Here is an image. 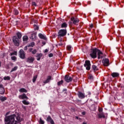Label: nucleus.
Returning <instances> with one entry per match:
<instances>
[{
	"mask_svg": "<svg viewBox=\"0 0 124 124\" xmlns=\"http://www.w3.org/2000/svg\"><path fill=\"white\" fill-rule=\"evenodd\" d=\"M99 49L94 48H92L90 51V56L93 59H95L96 57L97 56V53H98V51Z\"/></svg>",
	"mask_w": 124,
	"mask_h": 124,
	"instance_id": "1",
	"label": "nucleus"
},
{
	"mask_svg": "<svg viewBox=\"0 0 124 124\" xmlns=\"http://www.w3.org/2000/svg\"><path fill=\"white\" fill-rule=\"evenodd\" d=\"M66 33H67V30L66 29H61L59 31L58 33V37L60 38V37H63L66 35Z\"/></svg>",
	"mask_w": 124,
	"mask_h": 124,
	"instance_id": "2",
	"label": "nucleus"
},
{
	"mask_svg": "<svg viewBox=\"0 0 124 124\" xmlns=\"http://www.w3.org/2000/svg\"><path fill=\"white\" fill-rule=\"evenodd\" d=\"M19 39L17 37V36H14L13 37V41L15 46H19V45L20 44V41Z\"/></svg>",
	"mask_w": 124,
	"mask_h": 124,
	"instance_id": "3",
	"label": "nucleus"
},
{
	"mask_svg": "<svg viewBox=\"0 0 124 124\" xmlns=\"http://www.w3.org/2000/svg\"><path fill=\"white\" fill-rule=\"evenodd\" d=\"M71 21H72V24L75 25V26H78L79 25V19L78 18H75L73 16L71 18Z\"/></svg>",
	"mask_w": 124,
	"mask_h": 124,
	"instance_id": "4",
	"label": "nucleus"
},
{
	"mask_svg": "<svg viewBox=\"0 0 124 124\" xmlns=\"http://www.w3.org/2000/svg\"><path fill=\"white\" fill-rule=\"evenodd\" d=\"M19 57L22 60H25L26 59V54L23 49H20L19 52Z\"/></svg>",
	"mask_w": 124,
	"mask_h": 124,
	"instance_id": "5",
	"label": "nucleus"
},
{
	"mask_svg": "<svg viewBox=\"0 0 124 124\" xmlns=\"http://www.w3.org/2000/svg\"><path fill=\"white\" fill-rule=\"evenodd\" d=\"M84 66L86 67L87 70H90L91 69V62L89 61H86Z\"/></svg>",
	"mask_w": 124,
	"mask_h": 124,
	"instance_id": "6",
	"label": "nucleus"
},
{
	"mask_svg": "<svg viewBox=\"0 0 124 124\" xmlns=\"http://www.w3.org/2000/svg\"><path fill=\"white\" fill-rule=\"evenodd\" d=\"M34 62V58L31 56H30L26 59V62L28 63H32Z\"/></svg>",
	"mask_w": 124,
	"mask_h": 124,
	"instance_id": "7",
	"label": "nucleus"
},
{
	"mask_svg": "<svg viewBox=\"0 0 124 124\" xmlns=\"http://www.w3.org/2000/svg\"><path fill=\"white\" fill-rule=\"evenodd\" d=\"M98 59H103V58H104V57H105V54H103V53H102L101 52V51H100V50L99 49L98 51Z\"/></svg>",
	"mask_w": 124,
	"mask_h": 124,
	"instance_id": "8",
	"label": "nucleus"
},
{
	"mask_svg": "<svg viewBox=\"0 0 124 124\" xmlns=\"http://www.w3.org/2000/svg\"><path fill=\"white\" fill-rule=\"evenodd\" d=\"M102 63H103L105 66H109V59L106 58L102 60Z\"/></svg>",
	"mask_w": 124,
	"mask_h": 124,
	"instance_id": "9",
	"label": "nucleus"
},
{
	"mask_svg": "<svg viewBox=\"0 0 124 124\" xmlns=\"http://www.w3.org/2000/svg\"><path fill=\"white\" fill-rule=\"evenodd\" d=\"M64 80L67 83H69L72 81V78L69 76L66 75L64 77Z\"/></svg>",
	"mask_w": 124,
	"mask_h": 124,
	"instance_id": "10",
	"label": "nucleus"
},
{
	"mask_svg": "<svg viewBox=\"0 0 124 124\" xmlns=\"http://www.w3.org/2000/svg\"><path fill=\"white\" fill-rule=\"evenodd\" d=\"M38 36L41 39H44V40H47V37H46V36L43 35L41 33L38 34Z\"/></svg>",
	"mask_w": 124,
	"mask_h": 124,
	"instance_id": "11",
	"label": "nucleus"
},
{
	"mask_svg": "<svg viewBox=\"0 0 124 124\" xmlns=\"http://www.w3.org/2000/svg\"><path fill=\"white\" fill-rule=\"evenodd\" d=\"M19 99H29V98L28 96H27V95L26 94L23 93L22 95H20L18 96Z\"/></svg>",
	"mask_w": 124,
	"mask_h": 124,
	"instance_id": "12",
	"label": "nucleus"
},
{
	"mask_svg": "<svg viewBox=\"0 0 124 124\" xmlns=\"http://www.w3.org/2000/svg\"><path fill=\"white\" fill-rule=\"evenodd\" d=\"M46 121L49 122V123H50L51 124H55V123L54 122V120H53V119H52V118H51V116H48L47 117Z\"/></svg>",
	"mask_w": 124,
	"mask_h": 124,
	"instance_id": "13",
	"label": "nucleus"
},
{
	"mask_svg": "<svg viewBox=\"0 0 124 124\" xmlns=\"http://www.w3.org/2000/svg\"><path fill=\"white\" fill-rule=\"evenodd\" d=\"M78 95L79 98H81V99L85 98V93H82V92H78Z\"/></svg>",
	"mask_w": 124,
	"mask_h": 124,
	"instance_id": "14",
	"label": "nucleus"
},
{
	"mask_svg": "<svg viewBox=\"0 0 124 124\" xmlns=\"http://www.w3.org/2000/svg\"><path fill=\"white\" fill-rule=\"evenodd\" d=\"M35 37H36V32H34L31 34L30 39H31L32 41H34V40H35Z\"/></svg>",
	"mask_w": 124,
	"mask_h": 124,
	"instance_id": "15",
	"label": "nucleus"
},
{
	"mask_svg": "<svg viewBox=\"0 0 124 124\" xmlns=\"http://www.w3.org/2000/svg\"><path fill=\"white\" fill-rule=\"evenodd\" d=\"M51 80H52V77L51 76H49L47 77L46 79L44 81V83L45 84H47V83H49Z\"/></svg>",
	"mask_w": 124,
	"mask_h": 124,
	"instance_id": "16",
	"label": "nucleus"
},
{
	"mask_svg": "<svg viewBox=\"0 0 124 124\" xmlns=\"http://www.w3.org/2000/svg\"><path fill=\"white\" fill-rule=\"evenodd\" d=\"M120 74L118 73L113 72L111 73V76L113 78H116V77H119Z\"/></svg>",
	"mask_w": 124,
	"mask_h": 124,
	"instance_id": "17",
	"label": "nucleus"
},
{
	"mask_svg": "<svg viewBox=\"0 0 124 124\" xmlns=\"http://www.w3.org/2000/svg\"><path fill=\"white\" fill-rule=\"evenodd\" d=\"M42 56H43L42 53L37 54V55L36 56L37 58V61H40V59L42 58Z\"/></svg>",
	"mask_w": 124,
	"mask_h": 124,
	"instance_id": "18",
	"label": "nucleus"
},
{
	"mask_svg": "<svg viewBox=\"0 0 124 124\" xmlns=\"http://www.w3.org/2000/svg\"><path fill=\"white\" fill-rule=\"evenodd\" d=\"M68 25L67 24H66V23L65 22H63V23H62L61 24V28L62 29H66V28L67 27Z\"/></svg>",
	"mask_w": 124,
	"mask_h": 124,
	"instance_id": "19",
	"label": "nucleus"
},
{
	"mask_svg": "<svg viewBox=\"0 0 124 124\" xmlns=\"http://www.w3.org/2000/svg\"><path fill=\"white\" fill-rule=\"evenodd\" d=\"M98 116L100 118H105V115H104V113H103V112H99L98 113Z\"/></svg>",
	"mask_w": 124,
	"mask_h": 124,
	"instance_id": "20",
	"label": "nucleus"
},
{
	"mask_svg": "<svg viewBox=\"0 0 124 124\" xmlns=\"http://www.w3.org/2000/svg\"><path fill=\"white\" fill-rule=\"evenodd\" d=\"M16 34L18 39H21V38H22V33L20 32H16Z\"/></svg>",
	"mask_w": 124,
	"mask_h": 124,
	"instance_id": "21",
	"label": "nucleus"
},
{
	"mask_svg": "<svg viewBox=\"0 0 124 124\" xmlns=\"http://www.w3.org/2000/svg\"><path fill=\"white\" fill-rule=\"evenodd\" d=\"M29 39V37L27 35H25L23 37V42H27Z\"/></svg>",
	"mask_w": 124,
	"mask_h": 124,
	"instance_id": "22",
	"label": "nucleus"
},
{
	"mask_svg": "<svg viewBox=\"0 0 124 124\" xmlns=\"http://www.w3.org/2000/svg\"><path fill=\"white\" fill-rule=\"evenodd\" d=\"M92 68L93 69V71L95 72V71H97L98 70V68H97V66L95 65H92Z\"/></svg>",
	"mask_w": 124,
	"mask_h": 124,
	"instance_id": "23",
	"label": "nucleus"
},
{
	"mask_svg": "<svg viewBox=\"0 0 124 124\" xmlns=\"http://www.w3.org/2000/svg\"><path fill=\"white\" fill-rule=\"evenodd\" d=\"M13 14L14 15L17 16L19 14V11H18L16 9H14L13 11Z\"/></svg>",
	"mask_w": 124,
	"mask_h": 124,
	"instance_id": "24",
	"label": "nucleus"
},
{
	"mask_svg": "<svg viewBox=\"0 0 124 124\" xmlns=\"http://www.w3.org/2000/svg\"><path fill=\"white\" fill-rule=\"evenodd\" d=\"M30 52H31L32 54H33V55H34V54H36V49H34L32 50V48H31L29 49Z\"/></svg>",
	"mask_w": 124,
	"mask_h": 124,
	"instance_id": "25",
	"label": "nucleus"
},
{
	"mask_svg": "<svg viewBox=\"0 0 124 124\" xmlns=\"http://www.w3.org/2000/svg\"><path fill=\"white\" fill-rule=\"evenodd\" d=\"M7 98L6 97L4 96H0V100L2 102H3V101H5Z\"/></svg>",
	"mask_w": 124,
	"mask_h": 124,
	"instance_id": "26",
	"label": "nucleus"
},
{
	"mask_svg": "<svg viewBox=\"0 0 124 124\" xmlns=\"http://www.w3.org/2000/svg\"><path fill=\"white\" fill-rule=\"evenodd\" d=\"M95 109H96V106L94 104L92 105L91 107V110L92 111H95Z\"/></svg>",
	"mask_w": 124,
	"mask_h": 124,
	"instance_id": "27",
	"label": "nucleus"
},
{
	"mask_svg": "<svg viewBox=\"0 0 124 124\" xmlns=\"http://www.w3.org/2000/svg\"><path fill=\"white\" fill-rule=\"evenodd\" d=\"M20 93H28V91L25 88H21L19 90Z\"/></svg>",
	"mask_w": 124,
	"mask_h": 124,
	"instance_id": "28",
	"label": "nucleus"
},
{
	"mask_svg": "<svg viewBox=\"0 0 124 124\" xmlns=\"http://www.w3.org/2000/svg\"><path fill=\"white\" fill-rule=\"evenodd\" d=\"M34 30L35 31H38V30H39V27L37 25H36V24H34Z\"/></svg>",
	"mask_w": 124,
	"mask_h": 124,
	"instance_id": "29",
	"label": "nucleus"
},
{
	"mask_svg": "<svg viewBox=\"0 0 124 124\" xmlns=\"http://www.w3.org/2000/svg\"><path fill=\"white\" fill-rule=\"evenodd\" d=\"M35 45V44L34 43V42H32L29 44L28 47H33Z\"/></svg>",
	"mask_w": 124,
	"mask_h": 124,
	"instance_id": "30",
	"label": "nucleus"
},
{
	"mask_svg": "<svg viewBox=\"0 0 124 124\" xmlns=\"http://www.w3.org/2000/svg\"><path fill=\"white\" fill-rule=\"evenodd\" d=\"M18 69V66H15L14 68H13L11 71V72H13L14 71H16V70Z\"/></svg>",
	"mask_w": 124,
	"mask_h": 124,
	"instance_id": "31",
	"label": "nucleus"
},
{
	"mask_svg": "<svg viewBox=\"0 0 124 124\" xmlns=\"http://www.w3.org/2000/svg\"><path fill=\"white\" fill-rule=\"evenodd\" d=\"M11 60L14 62H16V61H17V57H16V56H12Z\"/></svg>",
	"mask_w": 124,
	"mask_h": 124,
	"instance_id": "32",
	"label": "nucleus"
},
{
	"mask_svg": "<svg viewBox=\"0 0 124 124\" xmlns=\"http://www.w3.org/2000/svg\"><path fill=\"white\" fill-rule=\"evenodd\" d=\"M22 103H23V104L25 105H29V104H30V102L27 101L26 100H23L22 101Z\"/></svg>",
	"mask_w": 124,
	"mask_h": 124,
	"instance_id": "33",
	"label": "nucleus"
},
{
	"mask_svg": "<svg viewBox=\"0 0 124 124\" xmlns=\"http://www.w3.org/2000/svg\"><path fill=\"white\" fill-rule=\"evenodd\" d=\"M36 79H37V76H35L33 77V79H32L33 83L35 82V81H36Z\"/></svg>",
	"mask_w": 124,
	"mask_h": 124,
	"instance_id": "34",
	"label": "nucleus"
},
{
	"mask_svg": "<svg viewBox=\"0 0 124 124\" xmlns=\"http://www.w3.org/2000/svg\"><path fill=\"white\" fill-rule=\"evenodd\" d=\"M3 91H2V89L0 88V94H3L4 93V92H5L4 90V87H3Z\"/></svg>",
	"mask_w": 124,
	"mask_h": 124,
	"instance_id": "35",
	"label": "nucleus"
},
{
	"mask_svg": "<svg viewBox=\"0 0 124 124\" xmlns=\"http://www.w3.org/2000/svg\"><path fill=\"white\" fill-rule=\"evenodd\" d=\"M17 56V51H14L13 53H11L10 56Z\"/></svg>",
	"mask_w": 124,
	"mask_h": 124,
	"instance_id": "36",
	"label": "nucleus"
},
{
	"mask_svg": "<svg viewBox=\"0 0 124 124\" xmlns=\"http://www.w3.org/2000/svg\"><path fill=\"white\" fill-rule=\"evenodd\" d=\"M88 78L89 80H91V81H93V77L92 75H89Z\"/></svg>",
	"mask_w": 124,
	"mask_h": 124,
	"instance_id": "37",
	"label": "nucleus"
},
{
	"mask_svg": "<svg viewBox=\"0 0 124 124\" xmlns=\"http://www.w3.org/2000/svg\"><path fill=\"white\" fill-rule=\"evenodd\" d=\"M39 123L40 124H45L44 121L42 120V119H41V118H40V121H39Z\"/></svg>",
	"mask_w": 124,
	"mask_h": 124,
	"instance_id": "38",
	"label": "nucleus"
},
{
	"mask_svg": "<svg viewBox=\"0 0 124 124\" xmlns=\"http://www.w3.org/2000/svg\"><path fill=\"white\" fill-rule=\"evenodd\" d=\"M32 6H37V5L36 4V2H35V1H32Z\"/></svg>",
	"mask_w": 124,
	"mask_h": 124,
	"instance_id": "39",
	"label": "nucleus"
},
{
	"mask_svg": "<svg viewBox=\"0 0 124 124\" xmlns=\"http://www.w3.org/2000/svg\"><path fill=\"white\" fill-rule=\"evenodd\" d=\"M4 80H10V77H9V76L7 77H5L4 78Z\"/></svg>",
	"mask_w": 124,
	"mask_h": 124,
	"instance_id": "40",
	"label": "nucleus"
},
{
	"mask_svg": "<svg viewBox=\"0 0 124 124\" xmlns=\"http://www.w3.org/2000/svg\"><path fill=\"white\" fill-rule=\"evenodd\" d=\"M62 83H63V80H61L60 81H59L58 82V85L60 86V85H62Z\"/></svg>",
	"mask_w": 124,
	"mask_h": 124,
	"instance_id": "41",
	"label": "nucleus"
},
{
	"mask_svg": "<svg viewBox=\"0 0 124 124\" xmlns=\"http://www.w3.org/2000/svg\"><path fill=\"white\" fill-rule=\"evenodd\" d=\"M0 89H2V92L4 91V90H3V85H2V84H0Z\"/></svg>",
	"mask_w": 124,
	"mask_h": 124,
	"instance_id": "42",
	"label": "nucleus"
},
{
	"mask_svg": "<svg viewBox=\"0 0 124 124\" xmlns=\"http://www.w3.org/2000/svg\"><path fill=\"white\" fill-rule=\"evenodd\" d=\"M53 55L52 53H50L49 55H48V57L49 58H52V57H53Z\"/></svg>",
	"mask_w": 124,
	"mask_h": 124,
	"instance_id": "43",
	"label": "nucleus"
},
{
	"mask_svg": "<svg viewBox=\"0 0 124 124\" xmlns=\"http://www.w3.org/2000/svg\"><path fill=\"white\" fill-rule=\"evenodd\" d=\"M49 50L48 49H46L44 51V53H48Z\"/></svg>",
	"mask_w": 124,
	"mask_h": 124,
	"instance_id": "44",
	"label": "nucleus"
},
{
	"mask_svg": "<svg viewBox=\"0 0 124 124\" xmlns=\"http://www.w3.org/2000/svg\"><path fill=\"white\" fill-rule=\"evenodd\" d=\"M66 49L69 51H70V50H71V47H66Z\"/></svg>",
	"mask_w": 124,
	"mask_h": 124,
	"instance_id": "45",
	"label": "nucleus"
},
{
	"mask_svg": "<svg viewBox=\"0 0 124 124\" xmlns=\"http://www.w3.org/2000/svg\"><path fill=\"white\" fill-rule=\"evenodd\" d=\"M90 27L91 28V29H93V24H91L90 26Z\"/></svg>",
	"mask_w": 124,
	"mask_h": 124,
	"instance_id": "46",
	"label": "nucleus"
},
{
	"mask_svg": "<svg viewBox=\"0 0 124 124\" xmlns=\"http://www.w3.org/2000/svg\"><path fill=\"white\" fill-rule=\"evenodd\" d=\"M42 44H43V45H45V44H46V42L43 41Z\"/></svg>",
	"mask_w": 124,
	"mask_h": 124,
	"instance_id": "47",
	"label": "nucleus"
},
{
	"mask_svg": "<svg viewBox=\"0 0 124 124\" xmlns=\"http://www.w3.org/2000/svg\"><path fill=\"white\" fill-rule=\"evenodd\" d=\"M58 46H62V43L59 44Z\"/></svg>",
	"mask_w": 124,
	"mask_h": 124,
	"instance_id": "48",
	"label": "nucleus"
},
{
	"mask_svg": "<svg viewBox=\"0 0 124 124\" xmlns=\"http://www.w3.org/2000/svg\"><path fill=\"white\" fill-rule=\"evenodd\" d=\"M34 1H35L36 2H38L39 1V0H33Z\"/></svg>",
	"mask_w": 124,
	"mask_h": 124,
	"instance_id": "49",
	"label": "nucleus"
},
{
	"mask_svg": "<svg viewBox=\"0 0 124 124\" xmlns=\"http://www.w3.org/2000/svg\"><path fill=\"white\" fill-rule=\"evenodd\" d=\"M66 91H67L66 89H63V92H66Z\"/></svg>",
	"mask_w": 124,
	"mask_h": 124,
	"instance_id": "50",
	"label": "nucleus"
},
{
	"mask_svg": "<svg viewBox=\"0 0 124 124\" xmlns=\"http://www.w3.org/2000/svg\"><path fill=\"white\" fill-rule=\"evenodd\" d=\"M24 50H28V47H24Z\"/></svg>",
	"mask_w": 124,
	"mask_h": 124,
	"instance_id": "51",
	"label": "nucleus"
},
{
	"mask_svg": "<svg viewBox=\"0 0 124 124\" xmlns=\"http://www.w3.org/2000/svg\"><path fill=\"white\" fill-rule=\"evenodd\" d=\"M99 112H102V109H99Z\"/></svg>",
	"mask_w": 124,
	"mask_h": 124,
	"instance_id": "52",
	"label": "nucleus"
},
{
	"mask_svg": "<svg viewBox=\"0 0 124 124\" xmlns=\"http://www.w3.org/2000/svg\"><path fill=\"white\" fill-rule=\"evenodd\" d=\"M76 119H77V120H78L79 119V117L76 116Z\"/></svg>",
	"mask_w": 124,
	"mask_h": 124,
	"instance_id": "53",
	"label": "nucleus"
},
{
	"mask_svg": "<svg viewBox=\"0 0 124 124\" xmlns=\"http://www.w3.org/2000/svg\"><path fill=\"white\" fill-rule=\"evenodd\" d=\"M91 1H89L88 2V4H91Z\"/></svg>",
	"mask_w": 124,
	"mask_h": 124,
	"instance_id": "54",
	"label": "nucleus"
},
{
	"mask_svg": "<svg viewBox=\"0 0 124 124\" xmlns=\"http://www.w3.org/2000/svg\"><path fill=\"white\" fill-rule=\"evenodd\" d=\"M82 114L85 115L86 114V112H82Z\"/></svg>",
	"mask_w": 124,
	"mask_h": 124,
	"instance_id": "55",
	"label": "nucleus"
},
{
	"mask_svg": "<svg viewBox=\"0 0 124 124\" xmlns=\"http://www.w3.org/2000/svg\"><path fill=\"white\" fill-rule=\"evenodd\" d=\"M1 66V62H0V67Z\"/></svg>",
	"mask_w": 124,
	"mask_h": 124,
	"instance_id": "56",
	"label": "nucleus"
},
{
	"mask_svg": "<svg viewBox=\"0 0 124 124\" xmlns=\"http://www.w3.org/2000/svg\"><path fill=\"white\" fill-rule=\"evenodd\" d=\"M16 24L17 25V24H18V23H18V21H16Z\"/></svg>",
	"mask_w": 124,
	"mask_h": 124,
	"instance_id": "57",
	"label": "nucleus"
},
{
	"mask_svg": "<svg viewBox=\"0 0 124 124\" xmlns=\"http://www.w3.org/2000/svg\"><path fill=\"white\" fill-rule=\"evenodd\" d=\"M83 124H87V123H86V122H83Z\"/></svg>",
	"mask_w": 124,
	"mask_h": 124,
	"instance_id": "58",
	"label": "nucleus"
},
{
	"mask_svg": "<svg viewBox=\"0 0 124 124\" xmlns=\"http://www.w3.org/2000/svg\"><path fill=\"white\" fill-rule=\"evenodd\" d=\"M89 94L91 95V93H89Z\"/></svg>",
	"mask_w": 124,
	"mask_h": 124,
	"instance_id": "59",
	"label": "nucleus"
},
{
	"mask_svg": "<svg viewBox=\"0 0 124 124\" xmlns=\"http://www.w3.org/2000/svg\"><path fill=\"white\" fill-rule=\"evenodd\" d=\"M67 47H71L70 46H67Z\"/></svg>",
	"mask_w": 124,
	"mask_h": 124,
	"instance_id": "60",
	"label": "nucleus"
},
{
	"mask_svg": "<svg viewBox=\"0 0 124 124\" xmlns=\"http://www.w3.org/2000/svg\"><path fill=\"white\" fill-rule=\"evenodd\" d=\"M45 14H47V13H45Z\"/></svg>",
	"mask_w": 124,
	"mask_h": 124,
	"instance_id": "61",
	"label": "nucleus"
},
{
	"mask_svg": "<svg viewBox=\"0 0 124 124\" xmlns=\"http://www.w3.org/2000/svg\"><path fill=\"white\" fill-rule=\"evenodd\" d=\"M68 35H69V33H68Z\"/></svg>",
	"mask_w": 124,
	"mask_h": 124,
	"instance_id": "62",
	"label": "nucleus"
},
{
	"mask_svg": "<svg viewBox=\"0 0 124 124\" xmlns=\"http://www.w3.org/2000/svg\"><path fill=\"white\" fill-rule=\"evenodd\" d=\"M25 47H28V46H25Z\"/></svg>",
	"mask_w": 124,
	"mask_h": 124,
	"instance_id": "63",
	"label": "nucleus"
}]
</instances>
